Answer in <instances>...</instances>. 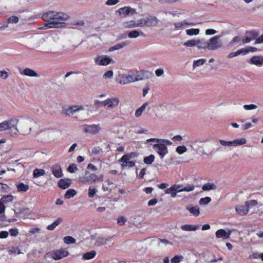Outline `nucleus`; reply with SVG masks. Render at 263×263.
Instances as JSON below:
<instances>
[{"label": "nucleus", "instance_id": "nucleus-1", "mask_svg": "<svg viewBox=\"0 0 263 263\" xmlns=\"http://www.w3.org/2000/svg\"><path fill=\"white\" fill-rule=\"evenodd\" d=\"M18 126L16 125L14 127V132L10 133L12 137H17L18 135L22 136H28L33 130V127L37 124L35 120L30 118H24L19 119Z\"/></svg>", "mask_w": 263, "mask_h": 263}, {"label": "nucleus", "instance_id": "nucleus-2", "mask_svg": "<svg viewBox=\"0 0 263 263\" xmlns=\"http://www.w3.org/2000/svg\"><path fill=\"white\" fill-rule=\"evenodd\" d=\"M44 20L47 22L45 26L48 28H60L63 27L64 22L68 20L67 14L62 12L49 11L43 15Z\"/></svg>", "mask_w": 263, "mask_h": 263}, {"label": "nucleus", "instance_id": "nucleus-3", "mask_svg": "<svg viewBox=\"0 0 263 263\" xmlns=\"http://www.w3.org/2000/svg\"><path fill=\"white\" fill-rule=\"evenodd\" d=\"M159 20L155 16L149 15L145 18H141L138 21L130 20L123 23L124 28H134L144 27L145 26H157Z\"/></svg>", "mask_w": 263, "mask_h": 263}, {"label": "nucleus", "instance_id": "nucleus-4", "mask_svg": "<svg viewBox=\"0 0 263 263\" xmlns=\"http://www.w3.org/2000/svg\"><path fill=\"white\" fill-rule=\"evenodd\" d=\"M148 142H153V148L161 158H163L166 154L168 153V149L167 145H171L172 143L171 141L158 138H150L148 139L144 142L145 144Z\"/></svg>", "mask_w": 263, "mask_h": 263}, {"label": "nucleus", "instance_id": "nucleus-5", "mask_svg": "<svg viewBox=\"0 0 263 263\" xmlns=\"http://www.w3.org/2000/svg\"><path fill=\"white\" fill-rule=\"evenodd\" d=\"M142 80L138 71L129 72L127 74H120L117 82L121 85H126Z\"/></svg>", "mask_w": 263, "mask_h": 263}, {"label": "nucleus", "instance_id": "nucleus-6", "mask_svg": "<svg viewBox=\"0 0 263 263\" xmlns=\"http://www.w3.org/2000/svg\"><path fill=\"white\" fill-rule=\"evenodd\" d=\"M19 119L11 118L0 123V132L8 131L10 135L11 132H14V127L17 125Z\"/></svg>", "mask_w": 263, "mask_h": 263}, {"label": "nucleus", "instance_id": "nucleus-7", "mask_svg": "<svg viewBox=\"0 0 263 263\" xmlns=\"http://www.w3.org/2000/svg\"><path fill=\"white\" fill-rule=\"evenodd\" d=\"M64 113L68 116L70 115H81L86 112V109L83 105L81 104L73 105L65 108L63 110Z\"/></svg>", "mask_w": 263, "mask_h": 263}, {"label": "nucleus", "instance_id": "nucleus-8", "mask_svg": "<svg viewBox=\"0 0 263 263\" xmlns=\"http://www.w3.org/2000/svg\"><path fill=\"white\" fill-rule=\"evenodd\" d=\"M257 204V201L251 200L247 201L244 205L237 206L235 208L236 212L240 215H246L250 209L255 207Z\"/></svg>", "mask_w": 263, "mask_h": 263}, {"label": "nucleus", "instance_id": "nucleus-9", "mask_svg": "<svg viewBox=\"0 0 263 263\" xmlns=\"http://www.w3.org/2000/svg\"><path fill=\"white\" fill-rule=\"evenodd\" d=\"M103 178V176L102 175L98 176L95 174L86 171L85 176L79 178V181L84 184H89L94 183L97 180H102Z\"/></svg>", "mask_w": 263, "mask_h": 263}, {"label": "nucleus", "instance_id": "nucleus-10", "mask_svg": "<svg viewBox=\"0 0 263 263\" xmlns=\"http://www.w3.org/2000/svg\"><path fill=\"white\" fill-rule=\"evenodd\" d=\"M218 142L223 146L231 147H236L245 144L247 143V140L245 138H240L232 141H226L219 139Z\"/></svg>", "mask_w": 263, "mask_h": 263}, {"label": "nucleus", "instance_id": "nucleus-11", "mask_svg": "<svg viewBox=\"0 0 263 263\" xmlns=\"http://www.w3.org/2000/svg\"><path fill=\"white\" fill-rule=\"evenodd\" d=\"M206 45V50L211 51L217 50L222 47V43L218 36H214L208 40Z\"/></svg>", "mask_w": 263, "mask_h": 263}, {"label": "nucleus", "instance_id": "nucleus-12", "mask_svg": "<svg viewBox=\"0 0 263 263\" xmlns=\"http://www.w3.org/2000/svg\"><path fill=\"white\" fill-rule=\"evenodd\" d=\"M93 60L95 64L98 66H106L115 63L112 58L106 55H97Z\"/></svg>", "mask_w": 263, "mask_h": 263}, {"label": "nucleus", "instance_id": "nucleus-13", "mask_svg": "<svg viewBox=\"0 0 263 263\" xmlns=\"http://www.w3.org/2000/svg\"><path fill=\"white\" fill-rule=\"evenodd\" d=\"M136 156V154L131 153L124 155L120 159V161L122 163L121 166L123 169H127L134 166L135 165V162L131 160V159Z\"/></svg>", "mask_w": 263, "mask_h": 263}, {"label": "nucleus", "instance_id": "nucleus-14", "mask_svg": "<svg viewBox=\"0 0 263 263\" xmlns=\"http://www.w3.org/2000/svg\"><path fill=\"white\" fill-rule=\"evenodd\" d=\"M120 103V99L118 97L108 98L101 102L102 106L107 109H113L117 107Z\"/></svg>", "mask_w": 263, "mask_h": 263}, {"label": "nucleus", "instance_id": "nucleus-15", "mask_svg": "<svg viewBox=\"0 0 263 263\" xmlns=\"http://www.w3.org/2000/svg\"><path fill=\"white\" fill-rule=\"evenodd\" d=\"M39 138L42 141L51 142L56 139V133L51 130L43 131L40 134Z\"/></svg>", "mask_w": 263, "mask_h": 263}, {"label": "nucleus", "instance_id": "nucleus-16", "mask_svg": "<svg viewBox=\"0 0 263 263\" xmlns=\"http://www.w3.org/2000/svg\"><path fill=\"white\" fill-rule=\"evenodd\" d=\"M210 138H198L193 140L191 142V147L196 152H197L201 148H202L203 143L209 142Z\"/></svg>", "mask_w": 263, "mask_h": 263}, {"label": "nucleus", "instance_id": "nucleus-17", "mask_svg": "<svg viewBox=\"0 0 263 263\" xmlns=\"http://www.w3.org/2000/svg\"><path fill=\"white\" fill-rule=\"evenodd\" d=\"M69 255V252L64 249L53 251L51 253V257L54 260H59Z\"/></svg>", "mask_w": 263, "mask_h": 263}, {"label": "nucleus", "instance_id": "nucleus-18", "mask_svg": "<svg viewBox=\"0 0 263 263\" xmlns=\"http://www.w3.org/2000/svg\"><path fill=\"white\" fill-rule=\"evenodd\" d=\"M193 25L194 23L193 22H190L186 20L178 21L173 23V26L176 31H179Z\"/></svg>", "mask_w": 263, "mask_h": 263}, {"label": "nucleus", "instance_id": "nucleus-19", "mask_svg": "<svg viewBox=\"0 0 263 263\" xmlns=\"http://www.w3.org/2000/svg\"><path fill=\"white\" fill-rule=\"evenodd\" d=\"M118 12L121 16H126L129 14H134L136 13L135 9L130 7L127 6L122 7L118 10Z\"/></svg>", "mask_w": 263, "mask_h": 263}, {"label": "nucleus", "instance_id": "nucleus-20", "mask_svg": "<svg viewBox=\"0 0 263 263\" xmlns=\"http://www.w3.org/2000/svg\"><path fill=\"white\" fill-rule=\"evenodd\" d=\"M129 44V41H125L122 42L114 45L113 46L110 47L108 48V51L112 52L116 50H119L123 49L125 46H127Z\"/></svg>", "mask_w": 263, "mask_h": 263}, {"label": "nucleus", "instance_id": "nucleus-21", "mask_svg": "<svg viewBox=\"0 0 263 263\" xmlns=\"http://www.w3.org/2000/svg\"><path fill=\"white\" fill-rule=\"evenodd\" d=\"M100 129L101 128L99 125L95 124L89 126H85L83 128L85 132L94 134L98 133Z\"/></svg>", "mask_w": 263, "mask_h": 263}, {"label": "nucleus", "instance_id": "nucleus-22", "mask_svg": "<svg viewBox=\"0 0 263 263\" xmlns=\"http://www.w3.org/2000/svg\"><path fill=\"white\" fill-rule=\"evenodd\" d=\"M51 171L52 174L56 178H61L63 175L61 166L59 164H56L52 165L51 167Z\"/></svg>", "mask_w": 263, "mask_h": 263}, {"label": "nucleus", "instance_id": "nucleus-23", "mask_svg": "<svg viewBox=\"0 0 263 263\" xmlns=\"http://www.w3.org/2000/svg\"><path fill=\"white\" fill-rule=\"evenodd\" d=\"M231 233V231H229L228 233H227L224 229H220L216 231L215 235L218 238L227 239L230 237Z\"/></svg>", "mask_w": 263, "mask_h": 263}, {"label": "nucleus", "instance_id": "nucleus-24", "mask_svg": "<svg viewBox=\"0 0 263 263\" xmlns=\"http://www.w3.org/2000/svg\"><path fill=\"white\" fill-rule=\"evenodd\" d=\"M21 74L29 77L39 78L40 76V74L36 72L34 70L29 68L24 69L21 72Z\"/></svg>", "mask_w": 263, "mask_h": 263}, {"label": "nucleus", "instance_id": "nucleus-25", "mask_svg": "<svg viewBox=\"0 0 263 263\" xmlns=\"http://www.w3.org/2000/svg\"><path fill=\"white\" fill-rule=\"evenodd\" d=\"M251 63L257 66H261L263 65V57L262 56H253L250 59Z\"/></svg>", "mask_w": 263, "mask_h": 263}, {"label": "nucleus", "instance_id": "nucleus-26", "mask_svg": "<svg viewBox=\"0 0 263 263\" xmlns=\"http://www.w3.org/2000/svg\"><path fill=\"white\" fill-rule=\"evenodd\" d=\"M71 183V180L70 179H61L58 182V186L62 189H67Z\"/></svg>", "mask_w": 263, "mask_h": 263}, {"label": "nucleus", "instance_id": "nucleus-27", "mask_svg": "<svg viewBox=\"0 0 263 263\" xmlns=\"http://www.w3.org/2000/svg\"><path fill=\"white\" fill-rule=\"evenodd\" d=\"M148 103L147 102H144L139 108H138L135 111V116L139 118L142 115L143 112L146 109V107L148 106Z\"/></svg>", "mask_w": 263, "mask_h": 263}, {"label": "nucleus", "instance_id": "nucleus-28", "mask_svg": "<svg viewBox=\"0 0 263 263\" xmlns=\"http://www.w3.org/2000/svg\"><path fill=\"white\" fill-rule=\"evenodd\" d=\"M181 229L183 231H195L198 230L199 229V227L197 225L184 224L181 227Z\"/></svg>", "mask_w": 263, "mask_h": 263}, {"label": "nucleus", "instance_id": "nucleus-29", "mask_svg": "<svg viewBox=\"0 0 263 263\" xmlns=\"http://www.w3.org/2000/svg\"><path fill=\"white\" fill-rule=\"evenodd\" d=\"M113 182L109 180H107L102 184V190L104 192H110L112 190V186H113Z\"/></svg>", "mask_w": 263, "mask_h": 263}, {"label": "nucleus", "instance_id": "nucleus-30", "mask_svg": "<svg viewBox=\"0 0 263 263\" xmlns=\"http://www.w3.org/2000/svg\"><path fill=\"white\" fill-rule=\"evenodd\" d=\"M207 41H205L203 40H196V45L198 50H206Z\"/></svg>", "mask_w": 263, "mask_h": 263}, {"label": "nucleus", "instance_id": "nucleus-31", "mask_svg": "<svg viewBox=\"0 0 263 263\" xmlns=\"http://www.w3.org/2000/svg\"><path fill=\"white\" fill-rule=\"evenodd\" d=\"M186 209L190 213L195 216H197L200 214V209L197 206L189 205Z\"/></svg>", "mask_w": 263, "mask_h": 263}, {"label": "nucleus", "instance_id": "nucleus-32", "mask_svg": "<svg viewBox=\"0 0 263 263\" xmlns=\"http://www.w3.org/2000/svg\"><path fill=\"white\" fill-rule=\"evenodd\" d=\"M143 33L142 31H139L137 30H133L129 32L128 37L130 39H135L139 36L143 35Z\"/></svg>", "mask_w": 263, "mask_h": 263}, {"label": "nucleus", "instance_id": "nucleus-33", "mask_svg": "<svg viewBox=\"0 0 263 263\" xmlns=\"http://www.w3.org/2000/svg\"><path fill=\"white\" fill-rule=\"evenodd\" d=\"M110 240L111 238L110 237H99L96 240V243L98 246L106 245L108 241H110Z\"/></svg>", "mask_w": 263, "mask_h": 263}, {"label": "nucleus", "instance_id": "nucleus-34", "mask_svg": "<svg viewBox=\"0 0 263 263\" xmlns=\"http://www.w3.org/2000/svg\"><path fill=\"white\" fill-rule=\"evenodd\" d=\"M200 30L198 28H191L185 30V33L189 36H196L199 34Z\"/></svg>", "mask_w": 263, "mask_h": 263}, {"label": "nucleus", "instance_id": "nucleus-35", "mask_svg": "<svg viewBox=\"0 0 263 263\" xmlns=\"http://www.w3.org/2000/svg\"><path fill=\"white\" fill-rule=\"evenodd\" d=\"M45 175V171L43 169L35 168L33 172V177L37 178Z\"/></svg>", "mask_w": 263, "mask_h": 263}, {"label": "nucleus", "instance_id": "nucleus-36", "mask_svg": "<svg viewBox=\"0 0 263 263\" xmlns=\"http://www.w3.org/2000/svg\"><path fill=\"white\" fill-rule=\"evenodd\" d=\"M16 185L18 192H26L29 189L28 184H25L22 182L16 184Z\"/></svg>", "mask_w": 263, "mask_h": 263}, {"label": "nucleus", "instance_id": "nucleus-37", "mask_svg": "<svg viewBox=\"0 0 263 263\" xmlns=\"http://www.w3.org/2000/svg\"><path fill=\"white\" fill-rule=\"evenodd\" d=\"M13 199V197L11 195H8L4 196L1 199V203H3V204L5 205V204H7L9 202H12Z\"/></svg>", "mask_w": 263, "mask_h": 263}, {"label": "nucleus", "instance_id": "nucleus-38", "mask_svg": "<svg viewBox=\"0 0 263 263\" xmlns=\"http://www.w3.org/2000/svg\"><path fill=\"white\" fill-rule=\"evenodd\" d=\"M62 221V219L61 218H58L52 224L47 227V230L50 231L53 230Z\"/></svg>", "mask_w": 263, "mask_h": 263}, {"label": "nucleus", "instance_id": "nucleus-39", "mask_svg": "<svg viewBox=\"0 0 263 263\" xmlns=\"http://www.w3.org/2000/svg\"><path fill=\"white\" fill-rule=\"evenodd\" d=\"M96 255V252L95 251H92L91 252L84 254L83 255L82 259L83 260L90 259L94 258Z\"/></svg>", "mask_w": 263, "mask_h": 263}, {"label": "nucleus", "instance_id": "nucleus-40", "mask_svg": "<svg viewBox=\"0 0 263 263\" xmlns=\"http://www.w3.org/2000/svg\"><path fill=\"white\" fill-rule=\"evenodd\" d=\"M197 39L187 40L183 43V45L186 47H192L196 46Z\"/></svg>", "mask_w": 263, "mask_h": 263}, {"label": "nucleus", "instance_id": "nucleus-41", "mask_svg": "<svg viewBox=\"0 0 263 263\" xmlns=\"http://www.w3.org/2000/svg\"><path fill=\"white\" fill-rule=\"evenodd\" d=\"M216 188V185L214 184L211 183H207L206 184H204L202 187V189L203 191H210L215 190Z\"/></svg>", "mask_w": 263, "mask_h": 263}, {"label": "nucleus", "instance_id": "nucleus-42", "mask_svg": "<svg viewBox=\"0 0 263 263\" xmlns=\"http://www.w3.org/2000/svg\"><path fill=\"white\" fill-rule=\"evenodd\" d=\"M206 62V60L203 59H199L196 61H194L193 64V69L196 68V67L201 66L203 65Z\"/></svg>", "mask_w": 263, "mask_h": 263}, {"label": "nucleus", "instance_id": "nucleus-43", "mask_svg": "<svg viewBox=\"0 0 263 263\" xmlns=\"http://www.w3.org/2000/svg\"><path fill=\"white\" fill-rule=\"evenodd\" d=\"M176 190L174 185L171 186L170 188L165 190V193L170 194L171 197L174 198L176 196Z\"/></svg>", "mask_w": 263, "mask_h": 263}, {"label": "nucleus", "instance_id": "nucleus-44", "mask_svg": "<svg viewBox=\"0 0 263 263\" xmlns=\"http://www.w3.org/2000/svg\"><path fill=\"white\" fill-rule=\"evenodd\" d=\"M76 193L77 192L74 190L69 189L66 191L64 197L66 199H69L76 195Z\"/></svg>", "mask_w": 263, "mask_h": 263}, {"label": "nucleus", "instance_id": "nucleus-45", "mask_svg": "<svg viewBox=\"0 0 263 263\" xmlns=\"http://www.w3.org/2000/svg\"><path fill=\"white\" fill-rule=\"evenodd\" d=\"M183 259L182 255H176L171 259V263H180Z\"/></svg>", "mask_w": 263, "mask_h": 263}, {"label": "nucleus", "instance_id": "nucleus-46", "mask_svg": "<svg viewBox=\"0 0 263 263\" xmlns=\"http://www.w3.org/2000/svg\"><path fill=\"white\" fill-rule=\"evenodd\" d=\"M154 159L155 156L153 155H150L149 156L144 158V162L147 164H151L154 161Z\"/></svg>", "mask_w": 263, "mask_h": 263}, {"label": "nucleus", "instance_id": "nucleus-47", "mask_svg": "<svg viewBox=\"0 0 263 263\" xmlns=\"http://www.w3.org/2000/svg\"><path fill=\"white\" fill-rule=\"evenodd\" d=\"M117 224L120 226L124 225L127 221V218L124 216H120L117 219Z\"/></svg>", "mask_w": 263, "mask_h": 263}, {"label": "nucleus", "instance_id": "nucleus-48", "mask_svg": "<svg viewBox=\"0 0 263 263\" xmlns=\"http://www.w3.org/2000/svg\"><path fill=\"white\" fill-rule=\"evenodd\" d=\"M64 242L66 244L74 243L76 239L71 236H66L64 238Z\"/></svg>", "mask_w": 263, "mask_h": 263}, {"label": "nucleus", "instance_id": "nucleus-49", "mask_svg": "<svg viewBox=\"0 0 263 263\" xmlns=\"http://www.w3.org/2000/svg\"><path fill=\"white\" fill-rule=\"evenodd\" d=\"M114 76V72L112 70H107L103 75V78L104 79H108L112 78Z\"/></svg>", "mask_w": 263, "mask_h": 263}, {"label": "nucleus", "instance_id": "nucleus-50", "mask_svg": "<svg viewBox=\"0 0 263 263\" xmlns=\"http://www.w3.org/2000/svg\"><path fill=\"white\" fill-rule=\"evenodd\" d=\"M19 21V18L16 16H11L9 17L7 20V23L15 24L17 23Z\"/></svg>", "mask_w": 263, "mask_h": 263}, {"label": "nucleus", "instance_id": "nucleus-51", "mask_svg": "<svg viewBox=\"0 0 263 263\" xmlns=\"http://www.w3.org/2000/svg\"><path fill=\"white\" fill-rule=\"evenodd\" d=\"M98 190L95 188L92 187H89L88 189V196L90 198H93L96 193L97 192Z\"/></svg>", "mask_w": 263, "mask_h": 263}, {"label": "nucleus", "instance_id": "nucleus-52", "mask_svg": "<svg viewBox=\"0 0 263 263\" xmlns=\"http://www.w3.org/2000/svg\"><path fill=\"white\" fill-rule=\"evenodd\" d=\"M187 151L186 147L184 146H178L176 148V152L180 155L185 153Z\"/></svg>", "mask_w": 263, "mask_h": 263}, {"label": "nucleus", "instance_id": "nucleus-53", "mask_svg": "<svg viewBox=\"0 0 263 263\" xmlns=\"http://www.w3.org/2000/svg\"><path fill=\"white\" fill-rule=\"evenodd\" d=\"M211 201V199L209 197L202 198L199 200V203L201 205H206Z\"/></svg>", "mask_w": 263, "mask_h": 263}, {"label": "nucleus", "instance_id": "nucleus-54", "mask_svg": "<svg viewBox=\"0 0 263 263\" xmlns=\"http://www.w3.org/2000/svg\"><path fill=\"white\" fill-rule=\"evenodd\" d=\"M9 191V187L6 184L0 183V193H6Z\"/></svg>", "mask_w": 263, "mask_h": 263}, {"label": "nucleus", "instance_id": "nucleus-55", "mask_svg": "<svg viewBox=\"0 0 263 263\" xmlns=\"http://www.w3.org/2000/svg\"><path fill=\"white\" fill-rule=\"evenodd\" d=\"M241 38L239 36H236L233 38V39L230 42L229 44L231 46H234L236 43L240 42Z\"/></svg>", "mask_w": 263, "mask_h": 263}, {"label": "nucleus", "instance_id": "nucleus-56", "mask_svg": "<svg viewBox=\"0 0 263 263\" xmlns=\"http://www.w3.org/2000/svg\"><path fill=\"white\" fill-rule=\"evenodd\" d=\"M243 108L247 110H253L257 108V106L255 104H249V105H245L243 106Z\"/></svg>", "mask_w": 263, "mask_h": 263}, {"label": "nucleus", "instance_id": "nucleus-57", "mask_svg": "<svg viewBox=\"0 0 263 263\" xmlns=\"http://www.w3.org/2000/svg\"><path fill=\"white\" fill-rule=\"evenodd\" d=\"M41 232V229L38 228H32L30 229L29 234L30 235L39 234Z\"/></svg>", "mask_w": 263, "mask_h": 263}, {"label": "nucleus", "instance_id": "nucleus-58", "mask_svg": "<svg viewBox=\"0 0 263 263\" xmlns=\"http://www.w3.org/2000/svg\"><path fill=\"white\" fill-rule=\"evenodd\" d=\"M184 192H191L194 190L195 186L193 184H187L183 187Z\"/></svg>", "mask_w": 263, "mask_h": 263}, {"label": "nucleus", "instance_id": "nucleus-59", "mask_svg": "<svg viewBox=\"0 0 263 263\" xmlns=\"http://www.w3.org/2000/svg\"><path fill=\"white\" fill-rule=\"evenodd\" d=\"M174 186L176 190V193L184 192L183 187L181 185L174 184Z\"/></svg>", "mask_w": 263, "mask_h": 263}, {"label": "nucleus", "instance_id": "nucleus-60", "mask_svg": "<svg viewBox=\"0 0 263 263\" xmlns=\"http://www.w3.org/2000/svg\"><path fill=\"white\" fill-rule=\"evenodd\" d=\"M119 2V0H107L105 3L107 6H113Z\"/></svg>", "mask_w": 263, "mask_h": 263}, {"label": "nucleus", "instance_id": "nucleus-61", "mask_svg": "<svg viewBox=\"0 0 263 263\" xmlns=\"http://www.w3.org/2000/svg\"><path fill=\"white\" fill-rule=\"evenodd\" d=\"M246 36L249 37V36L252 38V40L255 39L257 36V34L254 31L247 32L246 33Z\"/></svg>", "mask_w": 263, "mask_h": 263}, {"label": "nucleus", "instance_id": "nucleus-62", "mask_svg": "<svg viewBox=\"0 0 263 263\" xmlns=\"http://www.w3.org/2000/svg\"><path fill=\"white\" fill-rule=\"evenodd\" d=\"M149 90V85L146 84L145 85L142 89V95L143 97L146 96Z\"/></svg>", "mask_w": 263, "mask_h": 263}, {"label": "nucleus", "instance_id": "nucleus-63", "mask_svg": "<svg viewBox=\"0 0 263 263\" xmlns=\"http://www.w3.org/2000/svg\"><path fill=\"white\" fill-rule=\"evenodd\" d=\"M217 31L213 29H208L205 30V34L206 35H212L216 34Z\"/></svg>", "mask_w": 263, "mask_h": 263}, {"label": "nucleus", "instance_id": "nucleus-64", "mask_svg": "<svg viewBox=\"0 0 263 263\" xmlns=\"http://www.w3.org/2000/svg\"><path fill=\"white\" fill-rule=\"evenodd\" d=\"M77 166L74 164H72L71 165H69V166L68 167V171L70 172V173H74L75 171H76L77 170Z\"/></svg>", "mask_w": 263, "mask_h": 263}]
</instances>
